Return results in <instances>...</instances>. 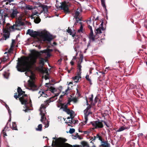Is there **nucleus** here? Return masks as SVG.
<instances>
[{"label":"nucleus","mask_w":147,"mask_h":147,"mask_svg":"<svg viewBox=\"0 0 147 147\" xmlns=\"http://www.w3.org/2000/svg\"><path fill=\"white\" fill-rule=\"evenodd\" d=\"M40 54L38 52L32 53L30 61H29V58L26 57L18 61L17 63L16 68L20 72H24L26 71L30 72L31 75L30 76V79L32 80L35 79V75L31 70L30 68L31 65L36 62L37 57H39Z\"/></svg>","instance_id":"obj_1"},{"label":"nucleus","mask_w":147,"mask_h":147,"mask_svg":"<svg viewBox=\"0 0 147 147\" xmlns=\"http://www.w3.org/2000/svg\"><path fill=\"white\" fill-rule=\"evenodd\" d=\"M51 101L50 99L45 101V105L43 104H41L40 108V114L41 115L40 121L41 122L45 124V128L48 127L49 125V122L48 121H47V123L45 122L46 119V117H45V115L46 113L45 109L47 104Z\"/></svg>","instance_id":"obj_2"},{"label":"nucleus","mask_w":147,"mask_h":147,"mask_svg":"<svg viewBox=\"0 0 147 147\" xmlns=\"http://www.w3.org/2000/svg\"><path fill=\"white\" fill-rule=\"evenodd\" d=\"M55 6L57 8H61V9L63 10L66 13H69L70 12L69 10V6L65 1L59 3V1L56 0Z\"/></svg>","instance_id":"obj_3"},{"label":"nucleus","mask_w":147,"mask_h":147,"mask_svg":"<svg viewBox=\"0 0 147 147\" xmlns=\"http://www.w3.org/2000/svg\"><path fill=\"white\" fill-rule=\"evenodd\" d=\"M8 17H10L12 19L16 18L18 17L19 16H21V14L18 10L17 9L13 7V9H9L8 11Z\"/></svg>","instance_id":"obj_4"},{"label":"nucleus","mask_w":147,"mask_h":147,"mask_svg":"<svg viewBox=\"0 0 147 147\" xmlns=\"http://www.w3.org/2000/svg\"><path fill=\"white\" fill-rule=\"evenodd\" d=\"M86 102L87 105L88 106L86 109L84 111L85 120L83 124L84 125L86 124L88 120V116L90 114H92V112L90 111L91 106L88 104L87 100H86Z\"/></svg>","instance_id":"obj_5"},{"label":"nucleus","mask_w":147,"mask_h":147,"mask_svg":"<svg viewBox=\"0 0 147 147\" xmlns=\"http://www.w3.org/2000/svg\"><path fill=\"white\" fill-rule=\"evenodd\" d=\"M90 123L95 129L102 128L103 127V125L101 121L98 119L95 121H91Z\"/></svg>","instance_id":"obj_6"},{"label":"nucleus","mask_w":147,"mask_h":147,"mask_svg":"<svg viewBox=\"0 0 147 147\" xmlns=\"http://www.w3.org/2000/svg\"><path fill=\"white\" fill-rule=\"evenodd\" d=\"M4 29L6 30V31L9 32L14 31L16 30H19L18 28H17L15 24H13V25H11L9 23L6 24L5 28Z\"/></svg>","instance_id":"obj_7"},{"label":"nucleus","mask_w":147,"mask_h":147,"mask_svg":"<svg viewBox=\"0 0 147 147\" xmlns=\"http://www.w3.org/2000/svg\"><path fill=\"white\" fill-rule=\"evenodd\" d=\"M83 59V56L82 55H80V57L79 58V61L78 63V70H77V73L78 74H81V69L82 66L81 65V63L82 62Z\"/></svg>","instance_id":"obj_8"},{"label":"nucleus","mask_w":147,"mask_h":147,"mask_svg":"<svg viewBox=\"0 0 147 147\" xmlns=\"http://www.w3.org/2000/svg\"><path fill=\"white\" fill-rule=\"evenodd\" d=\"M28 96L26 94H24L19 98V100L22 105H24L25 106L28 104Z\"/></svg>","instance_id":"obj_9"},{"label":"nucleus","mask_w":147,"mask_h":147,"mask_svg":"<svg viewBox=\"0 0 147 147\" xmlns=\"http://www.w3.org/2000/svg\"><path fill=\"white\" fill-rule=\"evenodd\" d=\"M16 19L18 21L16 22L15 24L16 25L17 28H18V27L20 26H23L24 25V22L21 21L22 20L21 16H19L18 17H17Z\"/></svg>","instance_id":"obj_10"},{"label":"nucleus","mask_w":147,"mask_h":147,"mask_svg":"<svg viewBox=\"0 0 147 147\" xmlns=\"http://www.w3.org/2000/svg\"><path fill=\"white\" fill-rule=\"evenodd\" d=\"M8 10L9 9H1L0 10V15L2 16V18L8 17Z\"/></svg>","instance_id":"obj_11"},{"label":"nucleus","mask_w":147,"mask_h":147,"mask_svg":"<svg viewBox=\"0 0 147 147\" xmlns=\"http://www.w3.org/2000/svg\"><path fill=\"white\" fill-rule=\"evenodd\" d=\"M28 85L29 87L33 91L37 90L38 89V88L36 86L33 81H28Z\"/></svg>","instance_id":"obj_12"},{"label":"nucleus","mask_w":147,"mask_h":147,"mask_svg":"<svg viewBox=\"0 0 147 147\" xmlns=\"http://www.w3.org/2000/svg\"><path fill=\"white\" fill-rule=\"evenodd\" d=\"M41 33L43 34V38L44 41H47L50 42L52 39L51 36L47 34L44 33L42 32Z\"/></svg>","instance_id":"obj_13"},{"label":"nucleus","mask_w":147,"mask_h":147,"mask_svg":"<svg viewBox=\"0 0 147 147\" xmlns=\"http://www.w3.org/2000/svg\"><path fill=\"white\" fill-rule=\"evenodd\" d=\"M38 52V51H33V52H32L31 55H30V60L31 59V56L32 55V53H33V52ZM39 53H40V56L39 57H37V59L38 58H40V60H39V63L40 64L42 65L43 66V65H44V61L45 60V59H44L43 58H40V57L41 55V53H44V52H43L42 51H41L40 52H39Z\"/></svg>","instance_id":"obj_14"},{"label":"nucleus","mask_w":147,"mask_h":147,"mask_svg":"<svg viewBox=\"0 0 147 147\" xmlns=\"http://www.w3.org/2000/svg\"><path fill=\"white\" fill-rule=\"evenodd\" d=\"M99 147H110V144L108 143L107 141H104L100 142Z\"/></svg>","instance_id":"obj_15"},{"label":"nucleus","mask_w":147,"mask_h":147,"mask_svg":"<svg viewBox=\"0 0 147 147\" xmlns=\"http://www.w3.org/2000/svg\"><path fill=\"white\" fill-rule=\"evenodd\" d=\"M66 30L67 33L70 35H71L73 37H74L75 36L76 32H74V30L73 31L70 27H69Z\"/></svg>","instance_id":"obj_16"},{"label":"nucleus","mask_w":147,"mask_h":147,"mask_svg":"<svg viewBox=\"0 0 147 147\" xmlns=\"http://www.w3.org/2000/svg\"><path fill=\"white\" fill-rule=\"evenodd\" d=\"M82 10L81 8H78L77 9L76 11L75 15L74 16V18L76 19H79V18L78 17L79 16L80 13L82 12Z\"/></svg>","instance_id":"obj_17"},{"label":"nucleus","mask_w":147,"mask_h":147,"mask_svg":"<svg viewBox=\"0 0 147 147\" xmlns=\"http://www.w3.org/2000/svg\"><path fill=\"white\" fill-rule=\"evenodd\" d=\"M130 126H129L126 125H124L123 126L121 127L117 130V131L120 132L124 130L128 129H129Z\"/></svg>","instance_id":"obj_18"},{"label":"nucleus","mask_w":147,"mask_h":147,"mask_svg":"<svg viewBox=\"0 0 147 147\" xmlns=\"http://www.w3.org/2000/svg\"><path fill=\"white\" fill-rule=\"evenodd\" d=\"M81 78V74H79V75L77 73L76 76L75 77L72 78V79L73 80L75 81V82H78L79 79Z\"/></svg>","instance_id":"obj_19"},{"label":"nucleus","mask_w":147,"mask_h":147,"mask_svg":"<svg viewBox=\"0 0 147 147\" xmlns=\"http://www.w3.org/2000/svg\"><path fill=\"white\" fill-rule=\"evenodd\" d=\"M53 140H55L57 142L59 143L65 142L66 141L65 139L60 138L56 139L55 137H53Z\"/></svg>","instance_id":"obj_20"},{"label":"nucleus","mask_w":147,"mask_h":147,"mask_svg":"<svg viewBox=\"0 0 147 147\" xmlns=\"http://www.w3.org/2000/svg\"><path fill=\"white\" fill-rule=\"evenodd\" d=\"M89 38L92 42H93L95 40V37L93 34V31H90L89 34Z\"/></svg>","instance_id":"obj_21"},{"label":"nucleus","mask_w":147,"mask_h":147,"mask_svg":"<svg viewBox=\"0 0 147 147\" xmlns=\"http://www.w3.org/2000/svg\"><path fill=\"white\" fill-rule=\"evenodd\" d=\"M63 111L66 112L67 114H69L71 117L72 116L73 112V111L70 110L69 109L67 108L63 109Z\"/></svg>","instance_id":"obj_22"},{"label":"nucleus","mask_w":147,"mask_h":147,"mask_svg":"<svg viewBox=\"0 0 147 147\" xmlns=\"http://www.w3.org/2000/svg\"><path fill=\"white\" fill-rule=\"evenodd\" d=\"M9 123V122H8L6 125L4 127V129H3L1 132V133L3 134V136L5 137V136H7V135L6 134V133L5 132L6 130H7V129L8 128V127H7V125Z\"/></svg>","instance_id":"obj_23"},{"label":"nucleus","mask_w":147,"mask_h":147,"mask_svg":"<svg viewBox=\"0 0 147 147\" xmlns=\"http://www.w3.org/2000/svg\"><path fill=\"white\" fill-rule=\"evenodd\" d=\"M40 8H41L42 11L46 13H47L48 12V8L47 5H42L41 7Z\"/></svg>","instance_id":"obj_24"},{"label":"nucleus","mask_w":147,"mask_h":147,"mask_svg":"<svg viewBox=\"0 0 147 147\" xmlns=\"http://www.w3.org/2000/svg\"><path fill=\"white\" fill-rule=\"evenodd\" d=\"M17 92L18 93V94L20 96L25 94V92L22 91L21 88L20 87H18L17 89Z\"/></svg>","instance_id":"obj_25"},{"label":"nucleus","mask_w":147,"mask_h":147,"mask_svg":"<svg viewBox=\"0 0 147 147\" xmlns=\"http://www.w3.org/2000/svg\"><path fill=\"white\" fill-rule=\"evenodd\" d=\"M4 34L3 36L5 38V39L8 38L9 37V32L6 31V30L4 29Z\"/></svg>","instance_id":"obj_26"},{"label":"nucleus","mask_w":147,"mask_h":147,"mask_svg":"<svg viewBox=\"0 0 147 147\" xmlns=\"http://www.w3.org/2000/svg\"><path fill=\"white\" fill-rule=\"evenodd\" d=\"M33 19H34V22L36 24L39 23L41 21V19L39 17L37 16L35 18Z\"/></svg>","instance_id":"obj_27"},{"label":"nucleus","mask_w":147,"mask_h":147,"mask_svg":"<svg viewBox=\"0 0 147 147\" xmlns=\"http://www.w3.org/2000/svg\"><path fill=\"white\" fill-rule=\"evenodd\" d=\"M96 137L97 138H98V140L101 141V142L104 141L102 139V136L99 134H96Z\"/></svg>","instance_id":"obj_28"},{"label":"nucleus","mask_w":147,"mask_h":147,"mask_svg":"<svg viewBox=\"0 0 147 147\" xmlns=\"http://www.w3.org/2000/svg\"><path fill=\"white\" fill-rule=\"evenodd\" d=\"M25 9L26 10H31L34 9L32 6L27 5H26Z\"/></svg>","instance_id":"obj_29"},{"label":"nucleus","mask_w":147,"mask_h":147,"mask_svg":"<svg viewBox=\"0 0 147 147\" xmlns=\"http://www.w3.org/2000/svg\"><path fill=\"white\" fill-rule=\"evenodd\" d=\"M39 35V32H36V31H34L33 30L32 33V37H35L36 36H38Z\"/></svg>","instance_id":"obj_30"},{"label":"nucleus","mask_w":147,"mask_h":147,"mask_svg":"<svg viewBox=\"0 0 147 147\" xmlns=\"http://www.w3.org/2000/svg\"><path fill=\"white\" fill-rule=\"evenodd\" d=\"M67 104H61V106L60 109H63H63H66L67 108Z\"/></svg>","instance_id":"obj_31"},{"label":"nucleus","mask_w":147,"mask_h":147,"mask_svg":"<svg viewBox=\"0 0 147 147\" xmlns=\"http://www.w3.org/2000/svg\"><path fill=\"white\" fill-rule=\"evenodd\" d=\"M12 128L13 129L17 130V125L15 122H13L12 123Z\"/></svg>","instance_id":"obj_32"},{"label":"nucleus","mask_w":147,"mask_h":147,"mask_svg":"<svg viewBox=\"0 0 147 147\" xmlns=\"http://www.w3.org/2000/svg\"><path fill=\"white\" fill-rule=\"evenodd\" d=\"M38 13L37 12H36L34 13H32V14L31 16V18L32 19H33V18H35L36 17L38 16L37 15H36V14H38Z\"/></svg>","instance_id":"obj_33"},{"label":"nucleus","mask_w":147,"mask_h":147,"mask_svg":"<svg viewBox=\"0 0 147 147\" xmlns=\"http://www.w3.org/2000/svg\"><path fill=\"white\" fill-rule=\"evenodd\" d=\"M79 23L80 24L81 26H80V29H79L78 31V32H83V26L82 25V23L81 22H80Z\"/></svg>","instance_id":"obj_34"},{"label":"nucleus","mask_w":147,"mask_h":147,"mask_svg":"<svg viewBox=\"0 0 147 147\" xmlns=\"http://www.w3.org/2000/svg\"><path fill=\"white\" fill-rule=\"evenodd\" d=\"M42 125L41 124H39L38 127L37 128H36V130L37 131H41L42 130Z\"/></svg>","instance_id":"obj_35"},{"label":"nucleus","mask_w":147,"mask_h":147,"mask_svg":"<svg viewBox=\"0 0 147 147\" xmlns=\"http://www.w3.org/2000/svg\"><path fill=\"white\" fill-rule=\"evenodd\" d=\"M101 5L104 8L106 9V6L105 4V0H100Z\"/></svg>","instance_id":"obj_36"},{"label":"nucleus","mask_w":147,"mask_h":147,"mask_svg":"<svg viewBox=\"0 0 147 147\" xmlns=\"http://www.w3.org/2000/svg\"><path fill=\"white\" fill-rule=\"evenodd\" d=\"M35 4L36 5H38V7H37V9H40L42 5L43 4H42L41 3L38 2H36L35 3Z\"/></svg>","instance_id":"obj_37"},{"label":"nucleus","mask_w":147,"mask_h":147,"mask_svg":"<svg viewBox=\"0 0 147 147\" xmlns=\"http://www.w3.org/2000/svg\"><path fill=\"white\" fill-rule=\"evenodd\" d=\"M85 78L86 80L89 82L90 84H92V83L91 82V80L90 78H89V76L88 75H87Z\"/></svg>","instance_id":"obj_38"},{"label":"nucleus","mask_w":147,"mask_h":147,"mask_svg":"<svg viewBox=\"0 0 147 147\" xmlns=\"http://www.w3.org/2000/svg\"><path fill=\"white\" fill-rule=\"evenodd\" d=\"M95 33L96 34H100L102 33L100 28L99 27L96 30Z\"/></svg>","instance_id":"obj_39"},{"label":"nucleus","mask_w":147,"mask_h":147,"mask_svg":"<svg viewBox=\"0 0 147 147\" xmlns=\"http://www.w3.org/2000/svg\"><path fill=\"white\" fill-rule=\"evenodd\" d=\"M50 90L51 92L54 93L55 91L56 90L55 88L51 86L50 88Z\"/></svg>","instance_id":"obj_40"},{"label":"nucleus","mask_w":147,"mask_h":147,"mask_svg":"<svg viewBox=\"0 0 147 147\" xmlns=\"http://www.w3.org/2000/svg\"><path fill=\"white\" fill-rule=\"evenodd\" d=\"M33 30H31L30 29H29L27 30V34L28 33V34H29L30 36H32V33Z\"/></svg>","instance_id":"obj_41"},{"label":"nucleus","mask_w":147,"mask_h":147,"mask_svg":"<svg viewBox=\"0 0 147 147\" xmlns=\"http://www.w3.org/2000/svg\"><path fill=\"white\" fill-rule=\"evenodd\" d=\"M74 49L75 51H76V52H77L78 51V48H79V47L78 46H76V45L74 46ZM78 53V52L76 53V55Z\"/></svg>","instance_id":"obj_42"},{"label":"nucleus","mask_w":147,"mask_h":147,"mask_svg":"<svg viewBox=\"0 0 147 147\" xmlns=\"http://www.w3.org/2000/svg\"><path fill=\"white\" fill-rule=\"evenodd\" d=\"M20 96L18 94V95H17V93H15L14 94V97L16 99L19 98V97H20Z\"/></svg>","instance_id":"obj_43"},{"label":"nucleus","mask_w":147,"mask_h":147,"mask_svg":"<svg viewBox=\"0 0 147 147\" xmlns=\"http://www.w3.org/2000/svg\"><path fill=\"white\" fill-rule=\"evenodd\" d=\"M12 41L11 43V47H14V44L16 42V41L15 40L12 39Z\"/></svg>","instance_id":"obj_44"},{"label":"nucleus","mask_w":147,"mask_h":147,"mask_svg":"<svg viewBox=\"0 0 147 147\" xmlns=\"http://www.w3.org/2000/svg\"><path fill=\"white\" fill-rule=\"evenodd\" d=\"M71 99L72 100V101H73L74 103H76L78 102V99L76 98H71Z\"/></svg>","instance_id":"obj_45"},{"label":"nucleus","mask_w":147,"mask_h":147,"mask_svg":"<svg viewBox=\"0 0 147 147\" xmlns=\"http://www.w3.org/2000/svg\"><path fill=\"white\" fill-rule=\"evenodd\" d=\"M69 90V87H68L67 89L65 90L64 92H63V93L64 94V95L65 94H67L68 93L67 92Z\"/></svg>","instance_id":"obj_46"},{"label":"nucleus","mask_w":147,"mask_h":147,"mask_svg":"<svg viewBox=\"0 0 147 147\" xmlns=\"http://www.w3.org/2000/svg\"><path fill=\"white\" fill-rule=\"evenodd\" d=\"M8 57H3L1 59V61L2 62H5L6 61L7 59H8Z\"/></svg>","instance_id":"obj_47"},{"label":"nucleus","mask_w":147,"mask_h":147,"mask_svg":"<svg viewBox=\"0 0 147 147\" xmlns=\"http://www.w3.org/2000/svg\"><path fill=\"white\" fill-rule=\"evenodd\" d=\"M90 143H92V144H93V145H94V143L93 142H92V141H93V142H94L95 141V138H94L93 137H92L91 138V139H90Z\"/></svg>","instance_id":"obj_48"},{"label":"nucleus","mask_w":147,"mask_h":147,"mask_svg":"<svg viewBox=\"0 0 147 147\" xmlns=\"http://www.w3.org/2000/svg\"><path fill=\"white\" fill-rule=\"evenodd\" d=\"M82 147H90L88 144L86 142H84Z\"/></svg>","instance_id":"obj_49"},{"label":"nucleus","mask_w":147,"mask_h":147,"mask_svg":"<svg viewBox=\"0 0 147 147\" xmlns=\"http://www.w3.org/2000/svg\"><path fill=\"white\" fill-rule=\"evenodd\" d=\"M75 131V130L73 128H70L69 129V132L70 134H73L74 133Z\"/></svg>","instance_id":"obj_50"},{"label":"nucleus","mask_w":147,"mask_h":147,"mask_svg":"<svg viewBox=\"0 0 147 147\" xmlns=\"http://www.w3.org/2000/svg\"><path fill=\"white\" fill-rule=\"evenodd\" d=\"M14 47H10V48L8 50V52L9 53H11L13 51V48Z\"/></svg>","instance_id":"obj_51"},{"label":"nucleus","mask_w":147,"mask_h":147,"mask_svg":"<svg viewBox=\"0 0 147 147\" xmlns=\"http://www.w3.org/2000/svg\"><path fill=\"white\" fill-rule=\"evenodd\" d=\"M2 22V24L4 25L5 23V20L3 18L0 20V22L1 24V22Z\"/></svg>","instance_id":"obj_52"},{"label":"nucleus","mask_w":147,"mask_h":147,"mask_svg":"<svg viewBox=\"0 0 147 147\" xmlns=\"http://www.w3.org/2000/svg\"><path fill=\"white\" fill-rule=\"evenodd\" d=\"M76 22L74 24V25H76L79 22V21H80V19L79 18V19H76Z\"/></svg>","instance_id":"obj_53"},{"label":"nucleus","mask_w":147,"mask_h":147,"mask_svg":"<svg viewBox=\"0 0 147 147\" xmlns=\"http://www.w3.org/2000/svg\"><path fill=\"white\" fill-rule=\"evenodd\" d=\"M71 101H72V100H71V98H68V102H67V105H70V102Z\"/></svg>","instance_id":"obj_54"},{"label":"nucleus","mask_w":147,"mask_h":147,"mask_svg":"<svg viewBox=\"0 0 147 147\" xmlns=\"http://www.w3.org/2000/svg\"><path fill=\"white\" fill-rule=\"evenodd\" d=\"M144 26L146 28H147V19L144 22Z\"/></svg>","instance_id":"obj_55"},{"label":"nucleus","mask_w":147,"mask_h":147,"mask_svg":"<svg viewBox=\"0 0 147 147\" xmlns=\"http://www.w3.org/2000/svg\"><path fill=\"white\" fill-rule=\"evenodd\" d=\"M78 121H76L75 120H73L72 119V120L71 121V122L72 123H77Z\"/></svg>","instance_id":"obj_56"},{"label":"nucleus","mask_w":147,"mask_h":147,"mask_svg":"<svg viewBox=\"0 0 147 147\" xmlns=\"http://www.w3.org/2000/svg\"><path fill=\"white\" fill-rule=\"evenodd\" d=\"M98 98L97 96H96L94 99V103H96L97 102Z\"/></svg>","instance_id":"obj_57"},{"label":"nucleus","mask_w":147,"mask_h":147,"mask_svg":"<svg viewBox=\"0 0 147 147\" xmlns=\"http://www.w3.org/2000/svg\"><path fill=\"white\" fill-rule=\"evenodd\" d=\"M93 95L92 94L91 95V97H90L89 98L90 101H91V102H92V100H93Z\"/></svg>","instance_id":"obj_58"},{"label":"nucleus","mask_w":147,"mask_h":147,"mask_svg":"<svg viewBox=\"0 0 147 147\" xmlns=\"http://www.w3.org/2000/svg\"><path fill=\"white\" fill-rule=\"evenodd\" d=\"M5 2L8 1L9 3L13 1V0H3Z\"/></svg>","instance_id":"obj_59"},{"label":"nucleus","mask_w":147,"mask_h":147,"mask_svg":"<svg viewBox=\"0 0 147 147\" xmlns=\"http://www.w3.org/2000/svg\"><path fill=\"white\" fill-rule=\"evenodd\" d=\"M88 28H89V29L90 30V31H93L92 27L91 26H90V25H89L88 26Z\"/></svg>","instance_id":"obj_60"},{"label":"nucleus","mask_w":147,"mask_h":147,"mask_svg":"<svg viewBox=\"0 0 147 147\" xmlns=\"http://www.w3.org/2000/svg\"><path fill=\"white\" fill-rule=\"evenodd\" d=\"M76 90H77V94H78V96H80V92L78 91V90L77 88H76Z\"/></svg>","instance_id":"obj_61"},{"label":"nucleus","mask_w":147,"mask_h":147,"mask_svg":"<svg viewBox=\"0 0 147 147\" xmlns=\"http://www.w3.org/2000/svg\"><path fill=\"white\" fill-rule=\"evenodd\" d=\"M92 42L91 40H90L88 42V44L87 47H88L89 46H90V43L91 42Z\"/></svg>","instance_id":"obj_62"},{"label":"nucleus","mask_w":147,"mask_h":147,"mask_svg":"<svg viewBox=\"0 0 147 147\" xmlns=\"http://www.w3.org/2000/svg\"><path fill=\"white\" fill-rule=\"evenodd\" d=\"M60 92H59V93H57L55 94V96H54V98H55L57 96H58L59 95V94H60Z\"/></svg>","instance_id":"obj_63"},{"label":"nucleus","mask_w":147,"mask_h":147,"mask_svg":"<svg viewBox=\"0 0 147 147\" xmlns=\"http://www.w3.org/2000/svg\"><path fill=\"white\" fill-rule=\"evenodd\" d=\"M102 121V122H103L105 124V125L107 126H107V123L105 121Z\"/></svg>","instance_id":"obj_64"}]
</instances>
